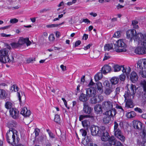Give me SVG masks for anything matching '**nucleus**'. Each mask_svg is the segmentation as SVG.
I'll list each match as a JSON object with an SVG mask.
<instances>
[{"label":"nucleus","mask_w":146,"mask_h":146,"mask_svg":"<svg viewBox=\"0 0 146 146\" xmlns=\"http://www.w3.org/2000/svg\"><path fill=\"white\" fill-rule=\"evenodd\" d=\"M6 139L7 142L13 146L17 144L20 140L17 131L13 128L10 129L7 131L6 135Z\"/></svg>","instance_id":"obj_1"},{"label":"nucleus","mask_w":146,"mask_h":146,"mask_svg":"<svg viewBox=\"0 0 146 146\" xmlns=\"http://www.w3.org/2000/svg\"><path fill=\"white\" fill-rule=\"evenodd\" d=\"M126 36L128 38H130V40L132 41L133 39L134 41H139V38L142 36V34L141 33L136 34V31L134 29L129 30L126 33Z\"/></svg>","instance_id":"obj_2"},{"label":"nucleus","mask_w":146,"mask_h":146,"mask_svg":"<svg viewBox=\"0 0 146 146\" xmlns=\"http://www.w3.org/2000/svg\"><path fill=\"white\" fill-rule=\"evenodd\" d=\"M116 113V110L115 108L112 109L111 110L106 111L105 112L106 115L104 117L103 119V122L105 124L110 123L111 121V118H113Z\"/></svg>","instance_id":"obj_3"},{"label":"nucleus","mask_w":146,"mask_h":146,"mask_svg":"<svg viewBox=\"0 0 146 146\" xmlns=\"http://www.w3.org/2000/svg\"><path fill=\"white\" fill-rule=\"evenodd\" d=\"M114 48L115 49L117 52H123L126 51L125 47L126 45L121 40H117L115 44H114Z\"/></svg>","instance_id":"obj_4"},{"label":"nucleus","mask_w":146,"mask_h":146,"mask_svg":"<svg viewBox=\"0 0 146 146\" xmlns=\"http://www.w3.org/2000/svg\"><path fill=\"white\" fill-rule=\"evenodd\" d=\"M8 49L3 48L0 50V61L2 63H6L9 62Z\"/></svg>","instance_id":"obj_5"},{"label":"nucleus","mask_w":146,"mask_h":146,"mask_svg":"<svg viewBox=\"0 0 146 146\" xmlns=\"http://www.w3.org/2000/svg\"><path fill=\"white\" fill-rule=\"evenodd\" d=\"M136 86L133 84H131L130 85V88L129 89H128L127 91H126L124 95H125V94L127 93L128 97H130L131 98H134L135 94L136 93Z\"/></svg>","instance_id":"obj_6"},{"label":"nucleus","mask_w":146,"mask_h":146,"mask_svg":"<svg viewBox=\"0 0 146 146\" xmlns=\"http://www.w3.org/2000/svg\"><path fill=\"white\" fill-rule=\"evenodd\" d=\"M113 103L111 101H107L104 102L102 103V108L107 111L111 110L113 109Z\"/></svg>","instance_id":"obj_7"},{"label":"nucleus","mask_w":146,"mask_h":146,"mask_svg":"<svg viewBox=\"0 0 146 146\" xmlns=\"http://www.w3.org/2000/svg\"><path fill=\"white\" fill-rule=\"evenodd\" d=\"M91 134L93 136L98 135H100L102 133V130L99 127L93 125L90 128Z\"/></svg>","instance_id":"obj_8"},{"label":"nucleus","mask_w":146,"mask_h":146,"mask_svg":"<svg viewBox=\"0 0 146 146\" xmlns=\"http://www.w3.org/2000/svg\"><path fill=\"white\" fill-rule=\"evenodd\" d=\"M127 93L124 96L125 98V107L127 108H132L134 106L132 101V99L133 98H131L130 97H128Z\"/></svg>","instance_id":"obj_9"},{"label":"nucleus","mask_w":146,"mask_h":146,"mask_svg":"<svg viewBox=\"0 0 146 146\" xmlns=\"http://www.w3.org/2000/svg\"><path fill=\"white\" fill-rule=\"evenodd\" d=\"M86 95L88 98L94 97L96 94V90L93 88H86Z\"/></svg>","instance_id":"obj_10"},{"label":"nucleus","mask_w":146,"mask_h":146,"mask_svg":"<svg viewBox=\"0 0 146 146\" xmlns=\"http://www.w3.org/2000/svg\"><path fill=\"white\" fill-rule=\"evenodd\" d=\"M114 135L122 142H123L125 140V137L122 135L121 130L119 129L114 130Z\"/></svg>","instance_id":"obj_11"},{"label":"nucleus","mask_w":146,"mask_h":146,"mask_svg":"<svg viewBox=\"0 0 146 146\" xmlns=\"http://www.w3.org/2000/svg\"><path fill=\"white\" fill-rule=\"evenodd\" d=\"M137 63L138 68L141 70H143V68H146V59H141L138 61Z\"/></svg>","instance_id":"obj_12"},{"label":"nucleus","mask_w":146,"mask_h":146,"mask_svg":"<svg viewBox=\"0 0 146 146\" xmlns=\"http://www.w3.org/2000/svg\"><path fill=\"white\" fill-rule=\"evenodd\" d=\"M83 111L84 113L90 114L91 112L92 109L90 107L88 102H84L83 104Z\"/></svg>","instance_id":"obj_13"},{"label":"nucleus","mask_w":146,"mask_h":146,"mask_svg":"<svg viewBox=\"0 0 146 146\" xmlns=\"http://www.w3.org/2000/svg\"><path fill=\"white\" fill-rule=\"evenodd\" d=\"M10 115L14 119H16L18 118L19 112L16 109L12 108L9 110Z\"/></svg>","instance_id":"obj_14"},{"label":"nucleus","mask_w":146,"mask_h":146,"mask_svg":"<svg viewBox=\"0 0 146 146\" xmlns=\"http://www.w3.org/2000/svg\"><path fill=\"white\" fill-rule=\"evenodd\" d=\"M102 73L104 74H106L110 72L111 70V66L106 64L104 65L101 69Z\"/></svg>","instance_id":"obj_15"},{"label":"nucleus","mask_w":146,"mask_h":146,"mask_svg":"<svg viewBox=\"0 0 146 146\" xmlns=\"http://www.w3.org/2000/svg\"><path fill=\"white\" fill-rule=\"evenodd\" d=\"M139 38V41L138 42L139 43L143 39V42L141 43V45L146 50V34H145L144 35L142 34V36H141V37Z\"/></svg>","instance_id":"obj_16"},{"label":"nucleus","mask_w":146,"mask_h":146,"mask_svg":"<svg viewBox=\"0 0 146 146\" xmlns=\"http://www.w3.org/2000/svg\"><path fill=\"white\" fill-rule=\"evenodd\" d=\"M21 113L25 117H29L31 114V111L27 110L26 107H24L22 108Z\"/></svg>","instance_id":"obj_17"},{"label":"nucleus","mask_w":146,"mask_h":146,"mask_svg":"<svg viewBox=\"0 0 146 146\" xmlns=\"http://www.w3.org/2000/svg\"><path fill=\"white\" fill-rule=\"evenodd\" d=\"M130 78L131 80L134 83L137 80L138 76L135 72H132L130 75Z\"/></svg>","instance_id":"obj_18"},{"label":"nucleus","mask_w":146,"mask_h":146,"mask_svg":"<svg viewBox=\"0 0 146 146\" xmlns=\"http://www.w3.org/2000/svg\"><path fill=\"white\" fill-rule=\"evenodd\" d=\"M113 88L112 85H110L109 84H107L105 93L106 95H109L113 91Z\"/></svg>","instance_id":"obj_19"},{"label":"nucleus","mask_w":146,"mask_h":146,"mask_svg":"<svg viewBox=\"0 0 146 146\" xmlns=\"http://www.w3.org/2000/svg\"><path fill=\"white\" fill-rule=\"evenodd\" d=\"M135 53L138 54H143L145 53V50L142 46H138L135 48Z\"/></svg>","instance_id":"obj_20"},{"label":"nucleus","mask_w":146,"mask_h":146,"mask_svg":"<svg viewBox=\"0 0 146 146\" xmlns=\"http://www.w3.org/2000/svg\"><path fill=\"white\" fill-rule=\"evenodd\" d=\"M103 133V135L102 137V140L104 141H108L110 137V135L108 132L102 130V132Z\"/></svg>","instance_id":"obj_21"},{"label":"nucleus","mask_w":146,"mask_h":146,"mask_svg":"<svg viewBox=\"0 0 146 146\" xmlns=\"http://www.w3.org/2000/svg\"><path fill=\"white\" fill-rule=\"evenodd\" d=\"M83 127L86 129H88L90 126V122L88 120L85 119L82 122Z\"/></svg>","instance_id":"obj_22"},{"label":"nucleus","mask_w":146,"mask_h":146,"mask_svg":"<svg viewBox=\"0 0 146 146\" xmlns=\"http://www.w3.org/2000/svg\"><path fill=\"white\" fill-rule=\"evenodd\" d=\"M17 95L19 98V100L20 103L22 102L21 98L24 101L25 99V94L22 92H19L17 93Z\"/></svg>","instance_id":"obj_23"},{"label":"nucleus","mask_w":146,"mask_h":146,"mask_svg":"<svg viewBox=\"0 0 146 146\" xmlns=\"http://www.w3.org/2000/svg\"><path fill=\"white\" fill-rule=\"evenodd\" d=\"M96 87L100 94H101L102 93L103 86L102 83L100 82H98L96 83Z\"/></svg>","instance_id":"obj_24"},{"label":"nucleus","mask_w":146,"mask_h":146,"mask_svg":"<svg viewBox=\"0 0 146 146\" xmlns=\"http://www.w3.org/2000/svg\"><path fill=\"white\" fill-rule=\"evenodd\" d=\"M7 96V93L5 90L0 89V98L3 99H5Z\"/></svg>","instance_id":"obj_25"},{"label":"nucleus","mask_w":146,"mask_h":146,"mask_svg":"<svg viewBox=\"0 0 146 146\" xmlns=\"http://www.w3.org/2000/svg\"><path fill=\"white\" fill-rule=\"evenodd\" d=\"M141 84L143 86L144 92L142 95V98L144 99L146 98V82L145 81H143L142 83Z\"/></svg>","instance_id":"obj_26"},{"label":"nucleus","mask_w":146,"mask_h":146,"mask_svg":"<svg viewBox=\"0 0 146 146\" xmlns=\"http://www.w3.org/2000/svg\"><path fill=\"white\" fill-rule=\"evenodd\" d=\"M88 97L87 96L86 94H85L82 93L79 97V100L84 102H86L88 100Z\"/></svg>","instance_id":"obj_27"},{"label":"nucleus","mask_w":146,"mask_h":146,"mask_svg":"<svg viewBox=\"0 0 146 146\" xmlns=\"http://www.w3.org/2000/svg\"><path fill=\"white\" fill-rule=\"evenodd\" d=\"M94 109L95 111L97 113H102V107L101 105L99 104H97L94 107Z\"/></svg>","instance_id":"obj_28"},{"label":"nucleus","mask_w":146,"mask_h":146,"mask_svg":"<svg viewBox=\"0 0 146 146\" xmlns=\"http://www.w3.org/2000/svg\"><path fill=\"white\" fill-rule=\"evenodd\" d=\"M134 127L135 128L141 129L142 127V123L139 121H136L134 124Z\"/></svg>","instance_id":"obj_29"},{"label":"nucleus","mask_w":146,"mask_h":146,"mask_svg":"<svg viewBox=\"0 0 146 146\" xmlns=\"http://www.w3.org/2000/svg\"><path fill=\"white\" fill-rule=\"evenodd\" d=\"M102 77V72H99L95 75L94 79L96 81H98L101 79Z\"/></svg>","instance_id":"obj_30"},{"label":"nucleus","mask_w":146,"mask_h":146,"mask_svg":"<svg viewBox=\"0 0 146 146\" xmlns=\"http://www.w3.org/2000/svg\"><path fill=\"white\" fill-rule=\"evenodd\" d=\"M126 115L128 118H132L135 116L136 114L134 111H131L127 112L126 114Z\"/></svg>","instance_id":"obj_31"},{"label":"nucleus","mask_w":146,"mask_h":146,"mask_svg":"<svg viewBox=\"0 0 146 146\" xmlns=\"http://www.w3.org/2000/svg\"><path fill=\"white\" fill-rule=\"evenodd\" d=\"M119 80L118 77H114L111 78L110 80V81L112 84L115 85L118 83Z\"/></svg>","instance_id":"obj_32"},{"label":"nucleus","mask_w":146,"mask_h":146,"mask_svg":"<svg viewBox=\"0 0 146 146\" xmlns=\"http://www.w3.org/2000/svg\"><path fill=\"white\" fill-rule=\"evenodd\" d=\"M90 103L92 104H95L97 102H100V101H99L97 100L96 95L94 97H92V98L90 99Z\"/></svg>","instance_id":"obj_33"},{"label":"nucleus","mask_w":146,"mask_h":146,"mask_svg":"<svg viewBox=\"0 0 146 146\" xmlns=\"http://www.w3.org/2000/svg\"><path fill=\"white\" fill-rule=\"evenodd\" d=\"M113 46L112 44H107L104 46V50L105 51H109L113 48Z\"/></svg>","instance_id":"obj_34"},{"label":"nucleus","mask_w":146,"mask_h":146,"mask_svg":"<svg viewBox=\"0 0 146 146\" xmlns=\"http://www.w3.org/2000/svg\"><path fill=\"white\" fill-rule=\"evenodd\" d=\"M108 141L110 144L113 145L114 143H115L116 142L115 141H117V140L113 136H111V137H110Z\"/></svg>","instance_id":"obj_35"},{"label":"nucleus","mask_w":146,"mask_h":146,"mask_svg":"<svg viewBox=\"0 0 146 146\" xmlns=\"http://www.w3.org/2000/svg\"><path fill=\"white\" fill-rule=\"evenodd\" d=\"M26 39V38H24L23 37L20 38L18 42L20 46L25 43Z\"/></svg>","instance_id":"obj_36"},{"label":"nucleus","mask_w":146,"mask_h":146,"mask_svg":"<svg viewBox=\"0 0 146 146\" xmlns=\"http://www.w3.org/2000/svg\"><path fill=\"white\" fill-rule=\"evenodd\" d=\"M121 122L119 121H115L114 122V130L119 129L118 128L119 125H120Z\"/></svg>","instance_id":"obj_37"},{"label":"nucleus","mask_w":146,"mask_h":146,"mask_svg":"<svg viewBox=\"0 0 146 146\" xmlns=\"http://www.w3.org/2000/svg\"><path fill=\"white\" fill-rule=\"evenodd\" d=\"M122 66H120L117 64L114 65L113 66L114 71L115 72L119 71L121 70Z\"/></svg>","instance_id":"obj_38"},{"label":"nucleus","mask_w":146,"mask_h":146,"mask_svg":"<svg viewBox=\"0 0 146 146\" xmlns=\"http://www.w3.org/2000/svg\"><path fill=\"white\" fill-rule=\"evenodd\" d=\"M138 22L137 21L133 20L132 21V25L133 26V28L137 29H138L139 26L138 25Z\"/></svg>","instance_id":"obj_39"},{"label":"nucleus","mask_w":146,"mask_h":146,"mask_svg":"<svg viewBox=\"0 0 146 146\" xmlns=\"http://www.w3.org/2000/svg\"><path fill=\"white\" fill-rule=\"evenodd\" d=\"M10 44L13 48H17L20 47L18 42H12Z\"/></svg>","instance_id":"obj_40"},{"label":"nucleus","mask_w":146,"mask_h":146,"mask_svg":"<svg viewBox=\"0 0 146 146\" xmlns=\"http://www.w3.org/2000/svg\"><path fill=\"white\" fill-rule=\"evenodd\" d=\"M8 124L9 125V127H15L17 125L15 121H12L9 122Z\"/></svg>","instance_id":"obj_41"},{"label":"nucleus","mask_w":146,"mask_h":146,"mask_svg":"<svg viewBox=\"0 0 146 146\" xmlns=\"http://www.w3.org/2000/svg\"><path fill=\"white\" fill-rule=\"evenodd\" d=\"M12 104L11 103L9 102H7L5 103V106L6 108L7 109H11L12 106Z\"/></svg>","instance_id":"obj_42"},{"label":"nucleus","mask_w":146,"mask_h":146,"mask_svg":"<svg viewBox=\"0 0 146 146\" xmlns=\"http://www.w3.org/2000/svg\"><path fill=\"white\" fill-rule=\"evenodd\" d=\"M139 75L143 78H146V70L141 71L139 72Z\"/></svg>","instance_id":"obj_43"},{"label":"nucleus","mask_w":146,"mask_h":146,"mask_svg":"<svg viewBox=\"0 0 146 146\" xmlns=\"http://www.w3.org/2000/svg\"><path fill=\"white\" fill-rule=\"evenodd\" d=\"M60 121V116L56 114L55 115V118L54 119V121L57 123H58Z\"/></svg>","instance_id":"obj_44"},{"label":"nucleus","mask_w":146,"mask_h":146,"mask_svg":"<svg viewBox=\"0 0 146 146\" xmlns=\"http://www.w3.org/2000/svg\"><path fill=\"white\" fill-rule=\"evenodd\" d=\"M35 60V58H28L26 60V62L27 63H32L33 61Z\"/></svg>","instance_id":"obj_45"},{"label":"nucleus","mask_w":146,"mask_h":146,"mask_svg":"<svg viewBox=\"0 0 146 146\" xmlns=\"http://www.w3.org/2000/svg\"><path fill=\"white\" fill-rule=\"evenodd\" d=\"M11 89L12 91L16 92L18 91V88L16 85H13L11 87Z\"/></svg>","instance_id":"obj_46"},{"label":"nucleus","mask_w":146,"mask_h":146,"mask_svg":"<svg viewBox=\"0 0 146 146\" xmlns=\"http://www.w3.org/2000/svg\"><path fill=\"white\" fill-rule=\"evenodd\" d=\"M125 76L123 73L120 75L119 77L120 80L121 81H124L125 80Z\"/></svg>","instance_id":"obj_47"},{"label":"nucleus","mask_w":146,"mask_h":146,"mask_svg":"<svg viewBox=\"0 0 146 146\" xmlns=\"http://www.w3.org/2000/svg\"><path fill=\"white\" fill-rule=\"evenodd\" d=\"M115 141L116 142L113 144L114 146H123V144L119 141L117 140Z\"/></svg>","instance_id":"obj_48"},{"label":"nucleus","mask_w":146,"mask_h":146,"mask_svg":"<svg viewBox=\"0 0 146 146\" xmlns=\"http://www.w3.org/2000/svg\"><path fill=\"white\" fill-rule=\"evenodd\" d=\"M48 39L49 40L51 41L54 40H55V37L54 35L53 34L50 35L48 37Z\"/></svg>","instance_id":"obj_49"},{"label":"nucleus","mask_w":146,"mask_h":146,"mask_svg":"<svg viewBox=\"0 0 146 146\" xmlns=\"http://www.w3.org/2000/svg\"><path fill=\"white\" fill-rule=\"evenodd\" d=\"M80 132L83 136H85L87 135V132L86 130L82 129L80 130Z\"/></svg>","instance_id":"obj_50"},{"label":"nucleus","mask_w":146,"mask_h":146,"mask_svg":"<svg viewBox=\"0 0 146 146\" xmlns=\"http://www.w3.org/2000/svg\"><path fill=\"white\" fill-rule=\"evenodd\" d=\"M110 56L108 53H106L103 59V61L107 60L110 58Z\"/></svg>","instance_id":"obj_51"},{"label":"nucleus","mask_w":146,"mask_h":146,"mask_svg":"<svg viewBox=\"0 0 146 146\" xmlns=\"http://www.w3.org/2000/svg\"><path fill=\"white\" fill-rule=\"evenodd\" d=\"M18 21V20L16 18L11 19L10 20V22L11 23H15Z\"/></svg>","instance_id":"obj_52"},{"label":"nucleus","mask_w":146,"mask_h":146,"mask_svg":"<svg viewBox=\"0 0 146 146\" xmlns=\"http://www.w3.org/2000/svg\"><path fill=\"white\" fill-rule=\"evenodd\" d=\"M120 31H117L115 33L114 35L113 36L114 37H116L117 38H119L120 36Z\"/></svg>","instance_id":"obj_53"},{"label":"nucleus","mask_w":146,"mask_h":146,"mask_svg":"<svg viewBox=\"0 0 146 146\" xmlns=\"http://www.w3.org/2000/svg\"><path fill=\"white\" fill-rule=\"evenodd\" d=\"M58 26L57 24H52L51 25H46V27L48 28H53L56 27Z\"/></svg>","instance_id":"obj_54"},{"label":"nucleus","mask_w":146,"mask_h":146,"mask_svg":"<svg viewBox=\"0 0 146 146\" xmlns=\"http://www.w3.org/2000/svg\"><path fill=\"white\" fill-rule=\"evenodd\" d=\"M5 46H6V48H3L4 49H8V52L9 53L10 52V50L11 49V46L9 45L8 44H5Z\"/></svg>","instance_id":"obj_55"},{"label":"nucleus","mask_w":146,"mask_h":146,"mask_svg":"<svg viewBox=\"0 0 146 146\" xmlns=\"http://www.w3.org/2000/svg\"><path fill=\"white\" fill-rule=\"evenodd\" d=\"M39 131L40 130L39 129L37 128L35 129L34 132L35 133L36 137H37L38 136L39 134Z\"/></svg>","instance_id":"obj_56"},{"label":"nucleus","mask_w":146,"mask_h":146,"mask_svg":"<svg viewBox=\"0 0 146 146\" xmlns=\"http://www.w3.org/2000/svg\"><path fill=\"white\" fill-rule=\"evenodd\" d=\"M87 115H81L80 116L79 118V120L80 121L83 120L84 118H87Z\"/></svg>","instance_id":"obj_57"},{"label":"nucleus","mask_w":146,"mask_h":146,"mask_svg":"<svg viewBox=\"0 0 146 146\" xmlns=\"http://www.w3.org/2000/svg\"><path fill=\"white\" fill-rule=\"evenodd\" d=\"M25 43L27 45V46L30 45L31 44V42L29 40V39L28 38H26Z\"/></svg>","instance_id":"obj_58"},{"label":"nucleus","mask_w":146,"mask_h":146,"mask_svg":"<svg viewBox=\"0 0 146 146\" xmlns=\"http://www.w3.org/2000/svg\"><path fill=\"white\" fill-rule=\"evenodd\" d=\"M48 133L50 137L52 138H55V135L53 134L51 131L48 132Z\"/></svg>","instance_id":"obj_59"},{"label":"nucleus","mask_w":146,"mask_h":146,"mask_svg":"<svg viewBox=\"0 0 146 146\" xmlns=\"http://www.w3.org/2000/svg\"><path fill=\"white\" fill-rule=\"evenodd\" d=\"M8 59H9V62H15V61L13 57L11 56L10 58H9L8 56Z\"/></svg>","instance_id":"obj_60"},{"label":"nucleus","mask_w":146,"mask_h":146,"mask_svg":"<svg viewBox=\"0 0 146 146\" xmlns=\"http://www.w3.org/2000/svg\"><path fill=\"white\" fill-rule=\"evenodd\" d=\"M62 100L63 101L64 103V104L65 106L68 109H69L70 108L67 106V103L65 99L63 98H62Z\"/></svg>","instance_id":"obj_61"},{"label":"nucleus","mask_w":146,"mask_h":146,"mask_svg":"<svg viewBox=\"0 0 146 146\" xmlns=\"http://www.w3.org/2000/svg\"><path fill=\"white\" fill-rule=\"evenodd\" d=\"M81 43V42L80 40H78L77 41H76L75 43L74 47H76L78 46Z\"/></svg>","instance_id":"obj_62"},{"label":"nucleus","mask_w":146,"mask_h":146,"mask_svg":"<svg viewBox=\"0 0 146 146\" xmlns=\"http://www.w3.org/2000/svg\"><path fill=\"white\" fill-rule=\"evenodd\" d=\"M127 70L126 71V74L128 75L131 71V68L129 67H128L126 68Z\"/></svg>","instance_id":"obj_63"},{"label":"nucleus","mask_w":146,"mask_h":146,"mask_svg":"<svg viewBox=\"0 0 146 146\" xmlns=\"http://www.w3.org/2000/svg\"><path fill=\"white\" fill-rule=\"evenodd\" d=\"M92 46V44H89L86 46H85L84 48V49L85 50H86L90 48V47Z\"/></svg>","instance_id":"obj_64"}]
</instances>
